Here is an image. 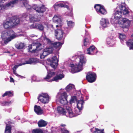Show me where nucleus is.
<instances>
[{
	"mask_svg": "<svg viewBox=\"0 0 133 133\" xmlns=\"http://www.w3.org/2000/svg\"><path fill=\"white\" fill-rule=\"evenodd\" d=\"M6 0H0V12L5 9L12 7L19 1H21L23 3V7L24 6L28 10L31 11L32 9L35 10L36 11L39 13H43L46 9L44 5H42L41 6L37 4H34L32 7L28 4V2L27 0H12L10 2L6 3L5 5H3L2 3Z\"/></svg>",
	"mask_w": 133,
	"mask_h": 133,
	"instance_id": "nucleus-1",
	"label": "nucleus"
},
{
	"mask_svg": "<svg viewBox=\"0 0 133 133\" xmlns=\"http://www.w3.org/2000/svg\"><path fill=\"white\" fill-rule=\"evenodd\" d=\"M122 14L118 9H116L110 19L111 23L113 25L118 24L119 27L127 31L130 27L131 21L126 18L122 17Z\"/></svg>",
	"mask_w": 133,
	"mask_h": 133,
	"instance_id": "nucleus-2",
	"label": "nucleus"
},
{
	"mask_svg": "<svg viewBox=\"0 0 133 133\" xmlns=\"http://www.w3.org/2000/svg\"><path fill=\"white\" fill-rule=\"evenodd\" d=\"M79 62L78 63L74 65L73 64L70 65L71 67V71L72 73L79 72L83 69L87 62L86 58L83 55L80 56L78 57Z\"/></svg>",
	"mask_w": 133,
	"mask_h": 133,
	"instance_id": "nucleus-3",
	"label": "nucleus"
},
{
	"mask_svg": "<svg viewBox=\"0 0 133 133\" xmlns=\"http://www.w3.org/2000/svg\"><path fill=\"white\" fill-rule=\"evenodd\" d=\"M17 36V35L11 29L9 31L6 30L3 31L1 35L2 39L5 44Z\"/></svg>",
	"mask_w": 133,
	"mask_h": 133,
	"instance_id": "nucleus-4",
	"label": "nucleus"
},
{
	"mask_svg": "<svg viewBox=\"0 0 133 133\" xmlns=\"http://www.w3.org/2000/svg\"><path fill=\"white\" fill-rule=\"evenodd\" d=\"M55 75V73L54 72H51V71L49 72L48 71L47 75L44 78L47 81L51 82L54 81H57L58 80L61 79L64 77L63 75L60 74L56 76L52 79H50L52 76H54Z\"/></svg>",
	"mask_w": 133,
	"mask_h": 133,
	"instance_id": "nucleus-5",
	"label": "nucleus"
},
{
	"mask_svg": "<svg viewBox=\"0 0 133 133\" xmlns=\"http://www.w3.org/2000/svg\"><path fill=\"white\" fill-rule=\"evenodd\" d=\"M38 62L39 61L38 59L36 58H29L27 60H25L23 59L21 63L19 64L18 65H15L13 69L16 70L19 66H21L23 65H24L27 64H35L38 63Z\"/></svg>",
	"mask_w": 133,
	"mask_h": 133,
	"instance_id": "nucleus-6",
	"label": "nucleus"
},
{
	"mask_svg": "<svg viewBox=\"0 0 133 133\" xmlns=\"http://www.w3.org/2000/svg\"><path fill=\"white\" fill-rule=\"evenodd\" d=\"M71 104H70L69 106L67 105L66 106V111L65 115L67 117H69L70 118H71L77 116L79 115L80 114H78V111H76L75 110V109H74V111H73L71 106Z\"/></svg>",
	"mask_w": 133,
	"mask_h": 133,
	"instance_id": "nucleus-7",
	"label": "nucleus"
},
{
	"mask_svg": "<svg viewBox=\"0 0 133 133\" xmlns=\"http://www.w3.org/2000/svg\"><path fill=\"white\" fill-rule=\"evenodd\" d=\"M59 100L60 103L63 105L64 106V107L66 108L67 105L69 106L68 104L67 98L68 95L65 92L62 93L58 95Z\"/></svg>",
	"mask_w": 133,
	"mask_h": 133,
	"instance_id": "nucleus-8",
	"label": "nucleus"
},
{
	"mask_svg": "<svg viewBox=\"0 0 133 133\" xmlns=\"http://www.w3.org/2000/svg\"><path fill=\"white\" fill-rule=\"evenodd\" d=\"M117 8L123 15H126L129 12L128 8L126 6L125 3H122Z\"/></svg>",
	"mask_w": 133,
	"mask_h": 133,
	"instance_id": "nucleus-9",
	"label": "nucleus"
},
{
	"mask_svg": "<svg viewBox=\"0 0 133 133\" xmlns=\"http://www.w3.org/2000/svg\"><path fill=\"white\" fill-rule=\"evenodd\" d=\"M53 21L55 23L57 24L56 25V27L57 29L58 27L61 28L63 24L61 17L59 15H55L53 18Z\"/></svg>",
	"mask_w": 133,
	"mask_h": 133,
	"instance_id": "nucleus-10",
	"label": "nucleus"
},
{
	"mask_svg": "<svg viewBox=\"0 0 133 133\" xmlns=\"http://www.w3.org/2000/svg\"><path fill=\"white\" fill-rule=\"evenodd\" d=\"M30 50L33 49L32 52H37V51L41 50L42 49L41 45L40 43H33L31 45H29L28 46Z\"/></svg>",
	"mask_w": 133,
	"mask_h": 133,
	"instance_id": "nucleus-11",
	"label": "nucleus"
},
{
	"mask_svg": "<svg viewBox=\"0 0 133 133\" xmlns=\"http://www.w3.org/2000/svg\"><path fill=\"white\" fill-rule=\"evenodd\" d=\"M38 99L44 104L48 103L49 101V97L46 93H42L39 96Z\"/></svg>",
	"mask_w": 133,
	"mask_h": 133,
	"instance_id": "nucleus-12",
	"label": "nucleus"
},
{
	"mask_svg": "<svg viewBox=\"0 0 133 133\" xmlns=\"http://www.w3.org/2000/svg\"><path fill=\"white\" fill-rule=\"evenodd\" d=\"M46 42L48 44L52 47H54L56 48L59 50L60 49L62 45V44L60 42H52L50 39L48 38H46L45 39Z\"/></svg>",
	"mask_w": 133,
	"mask_h": 133,
	"instance_id": "nucleus-13",
	"label": "nucleus"
},
{
	"mask_svg": "<svg viewBox=\"0 0 133 133\" xmlns=\"http://www.w3.org/2000/svg\"><path fill=\"white\" fill-rule=\"evenodd\" d=\"M50 62V66L53 68L55 69L57 66L58 60L56 56L52 57L51 59H48Z\"/></svg>",
	"mask_w": 133,
	"mask_h": 133,
	"instance_id": "nucleus-14",
	"label": "nucleus"
},
{
	"mask_svg": "<svg viewBox=\"0 0 133 133\" xmlns=\"http://www.w3.org/2000/svg\"><path fill=\"white\" fill-rule=\"evenodd\" d=\"M94 8L98 14H104L107 13L106 11L103 6H101L100 4H97L94 6Z\"/></svg>",
	"mask_w": 133,
	"mask_h": 133,
	"instance_id": "nucleus-15",
	"label": "nucleus"
},
{
	"mask_svg": "<svg viewBox=\"0 0 133 133\" xmlns=\"http://www.w3.org/2000/svg\"><path fill=\"white\" fill-rule=\"evenodd\" d=\"M77 108H75V110L78 112V114H81V110L83 108L84 102L83 99H80L77 101Z\"/></svg>",
	"mask_w": 133,
	"mask_h": 133,
	"instance_id": "nucleus-16",
	"label": "nucleus"
},
{
	"mask_svg": "<svg viewBox=\"0 0 133 133\" xmlns=\"http://www.w3.org/2000/svg\"><path fill=\"white\" fill-rule=\"evenodd\" d=\"M86 78L89 82L92 83L96 80V76L94 73L88 72L86 76Z\"/></svg>",
	"mask_w": 133,
	"mask_h": 133,
	"instance_id": "nucleus-17",
	"label": "nucleus"
},
{
	"mask_svg": "<svg viewBox=\"0 0 133 133\" xmlns=\"http://www.w3.org/2000/svg\"><path fill=\"white\" fill-rule=\"evenodd\" d=\"M14 24L11 19H6L3 23V26L5 29L11 28L14 26Z\"/></svg>",
	"mask_w": 133,
	"mask_h": 133,
	"instance_id": "nucleus-18",
	"label": "nucleus"
},
{
	"mask_svg": "<svg viewBox=\"0 0 133 133\" xmlns=\"http://www.w3.org/2000/svg\"><path fill=\"white\" fill-rule=\"evenodd\" d=\"M64 33L63 30L61 29H56L55 31L56 38L58 40H61L63 38Z\"/></svg>",
	"mask_w": 133,
	"mask_h": 133,
	"instance_id": "nucleus-19",
	"label": "nucleus"
},
{
	"mask_svg": "<svg viewBox=\"0 0 133 133\" xmlns=\"http://www.w3.org/2000/svg\"><path fill=\"white\" fill-rule=\"evenodd\" d=\"M30 29H37L40 30L42 31L44 28V26L41 23H35L30 26Z\"/></svg>",
	"mask_w": 133,
	"mask_h": 133,
	"instance_id": "nucleus-20",
	"label": "nucleus"
},
{
	"mask_svg": "<svg viewBox=\"0 0 133 133\" xmlns=\"http://www.w3.org/2000/svg\"><path fill=\"white\" fill-rule=\"evenodd\" d=\"M96 49L95 47L92 46H90L89 48H88L86 51L87 54L90 55H93L96 53Z\"/></svg>",
	"mask_w": 133,
	"mask_h": 133,
	"instance_id": "nucleus-21",
	"label": "nucleus"
},
{
	"mask_svg": "<svg viewBox=\"0 0 133 133\" xmlns=\"http://www.w3.org/2000/svg\"><path fill=\"white\" fill-rule=\"evenodd\" d=\"M100 24L101 26L104 27H107L109 24L108 19L105 18H102L100 21Z\"/></svg>",
	"mask_w": 133,
	"mask_h": 133,
	"instance_id": "nucleus-22",
	"label": "nucleus"
},
{
	"mask_svg": "<svg viewBox=\"0 0 133 133\" xmlns=\"http://www.w3.org/2000/svg\"><path fill=\"white\" fill-rule=\"evenodd\" d=\"M66 4H68L66 1L57 2L55 4L54 7L56 8L55 6H58L59 7H64L68 9L69 8L68 6L65 5Z\"/></svg>",
	"mask_w": 133,
	"mask_h": 133,
	"instance_id": "nucleus-23",
	"label": "nucleus"
},
{
	"mask_svg": "<svg viewBox=\"0 0 133 133\" xmlns=\"http://www.w3.org/2000/svg\"><path fill=\"white\" fill-rule=\"evenodd\" d=\"M21 17L16 16L12 18L11 19L12 20V22L14 23V26L19 24L21 20L20 18Z\"/></svg>",
	"mask_w": 133,
	"mask_h": 133,
	"instance_id": "nucleus-24",
	"label": "nucleus"
},
{
	"mask_svg": "<svg viewBox=\"0 0 133 133\" xmlns=\"http://www.w3.org/2000/svg\"><path fill=\"white\" fill-rule=\"evenodd\" d=\"M34 110L38 115H41L43 113L42 110L39 106L35 105L34 107Z\"/></svg>",
	"mask_w": 133,
	"mask_h": 133,
	"instance_id": "nucleus-25",
	"label": "nucleus"
},
{
	"mask_svg": "<svg viewBox=\"0 0 133 133\" xmlns=\"http://www.w3.org/2000/svg\"><path fill=\"white\" fill-rule=\"evenodd\" d=\"M57 111L59 114L65 115L66 111L64 108L62 107L58 106L57 108Z\"/></svg>",
	"mask_w": 133,
	"mask_h": 133,
	"instance_id": "nucleus-26",
	"label": "nucleus"
},
{
	"mask_svg": "<svg viewBox=\"0 0 133 133\" xmlns=\"http://www.w3.org/2000/svg\"><path fill=\"white\" fill-rule=\"evenodd\" d=\"M47 122L42 119L40 120L38 123V126L39 127H45L47 125Z\"/></svg>",
	"mask_w": 133,
	"mask_h": 133,
	"instance_id": "nucleus-27",
	"label": "nucleus"
},
{
	"mask_svg": "<svg viewBox=\"0 0 133 133\" xmlns=\"http://www.w3.org/2000/svg\"><path fill=\"white\" fill-rule=\"evenodd\" d=\"M93 133H103V129H101L93 127L90 130Z\"/></svg>",
	"mask_w": 133,
	"mask_h": 133,
	"instance_id": "nucleus-28",
	"label": "nucleus"
},
{
	"mask_svg": "<svg viewBox=\"0 0 133 133\" xmlns=\"http://www.w3.org/2000/svg\"><path fill=\"white\" fill-rule=\"evenodd\" d=\"M107 43L108 44L110 45L111 46H113L115 43V41L112 38H108L107 39Z\"/></svg>",
	"mask_w": 133,
	"mask_h": 133,
	"instance_id": "nucleus-29",
	"label": "nucleus"
},
{
	"mask_svg": "<svg viewBox=\"0 0 133 133\" xmlns=\"http://www.w3.org/2000/svg\"><path fill=\"white\" fill-rule=\"evenodd\" d=\"M66 89L67 91H69L71 90L74 91L75 90V86L73 84H69L66 87Z\"/></svg>",
	"mask_w": 133,
	"mask_h": 133,
	"instance_id": "nucleus-30",
	"label": "nucleus"
},
{
	"mask_svg": "<svg viewBox=\"0 0 133 133\" xmlns=\"http://www.w3.org/2000/svg\"><path fill=\"white\" fill-rule=\"evenodd\" d=\"M30 21L32 22H38L39 21L37 17H35V15H30L29 16Z\"/></svg>",
	"mask_w": 133,
	"mask_h": 133,
	"instance_id": "nucleus-31",
	"label": "nucleus"
},
{
	"mask_svg": "<svg viewBox=\"0 0 133 133\" xmlns=\"http://www.w3.org/2000/svg\"><path fill=\"white\" fill-rule=\"evenodd\" d=\"M6 126L5 131V133H11V126L8 124L6 123Z\"/></svg>",
	"mask_w": 133,
	"mask_h": 133,
	"instance_id": "nucleus-32",
	"label": "nucleus"
},
{
	"mask_svg": "<svg viewBox=\"0 0 133 133\" xmlns=\"http://www.w3.org/2000/svg\"><path fill=\"white\" fill-rule=\"evenodd\" d=\"M119 38L120 39L121 42L123 44V42L125 40V39L126 38V36L124 34L119 33Z\"/></svg>",
	"mask_w": 133,
	"mask_h": 133,
	"instance_id": "nucleus-33",
	"label": "nucleus"
},
{
	"mask_svg": "<svg viewBox=\"0 0 133 133\" xmlns=\"http://www.w3.org/2000/svg\"><path fill=\"white\" fill-rule=\"evenodd\" d=\"M49 55L48 53L46 51V50L44 49L43 50V51L42 54L40 55V58L41 59H43L45 57Z\"/></svg>",
	"mask_w": 133,
	"mask_h": 133,
	"instance_id": "nucleus-34",
	"label": "nucleus"
},
{
	"mask_svg": "<svg viewBox=\"0 0 133 133\" xmlns=\"http://www.w3.org/2000/svg\"><path fill=\"white\" fill-rule=\"evenodd\" d=\"M15 46L17 49H23L25 46L24 43H19L18 44L15 45Z\"/></svg>",
	"mask_w": 133,
	"mask_h": 133,
	"instance_id": "nucleus-35",
	"label": "nucleus"
},
{
	"mask_svg": "<svg viewBox=\"0 0 133 133\" xmlns=\"http://www.w3.org/2000/svg\"><path fill=\"white\" fill-rule=\"evenodd\" d=\"M127 45L129 47L130 49H133V42H131V40H129L128 41L126 42Z\"/></svg>",
	"mask_w": 133,
	"mask_h": 133,
	"instance_id": "nucleus-36",
	"label": "nucleus"
},
{
	"mask_svg": "<svg viewBox=\"0 0 133 133\" xmlns=\"http://www.w3.org/2000/svg\"><path fill=\"white\" fill-rule=\"evenodd\" d=\"M12 92L11 91H9L6 92L2 96L3 97L5 96H8L9 97L12 96H13Z\"/></svg>",
	"mask_w": 133,
	"mask_h": 133,
	"instance_id": "nucleus-37",
	"label": "nucleus"
},
{
	"mask_svg": "<svg viewBox=\"0 0 133 133\" xmlns=\"http://www.w3.org/2000/svg\"><path fill=\"white\" fill-rule=\"evenodd\" d=\"M32 133H43V131L40 129H35L33 130Z\"/></svg>",
	"mask_w": 133,
	"mask_h": 133,
	"instance_id": "nucleus-38",
	"label": "nucleus"
},
{
	"mask_svg": "<svg viewBox=\"0 0 133 133\" xmlns=\"http://www.w3.org/2000/svg\"><path fill=\"white\" fill-rule=\"evenodd\" d=\"M45 49L48 53L49 54L52 53L53 50V48L52 46L51 47H47Z\"/></svg>",
	"mask_w": 133,
	"mask_h": 133,
	"instance_id": "nucleus-39",
	"label": "nucleus"
},
{
	"mask_svg": "<svg viewBox=\"0 0 133 133\" xmlns=\"http://www.w3.org/2000/svg\"><path fill=\"white\" fill-rule=\"evenodd\" d=\"M12 102L11 101H5L3 102L2 103V105L3 106L9 105L11 104Z\"/></svg>",
	"mask_w": 133,
	"mask_h": 133,
	"instance_id": "nucleus-40",
	"label": "nucleus"
},
{
	"mask_svg": "<svg viewBox=\"0 0 133 133\" xmlns=\"http://www.w3.org/2000/svg\"><path fill=\"white\" fill-rule=\"evenodd\" d=\"M67 24L68 26L70 27H73L74 25V22L71 21H67Z\"/></svg>",
	"mask_w": 133,
	"mask_h": 133,
	"instance_id": "nucleus-41",
	"label": "nucleus"
},
{
	"mask_svg": "<svg viewBox=\"0 0 133 133\" xmlns=\"http://www.w3.org/2000/svg\"><path fill=\"white\" fill-rule=\"evenodd\" d=\"M77 97L76 96H73L71 97L70 100V102L71 103L74 102H77Z\"/></svg>",
	"mask_w": 133,
	"mask_h": 133,
	"instance_id": "nucleus-42",
	"label": "nucleus"
},
{
	"mask_svg": "<svg viewBox=\"0 0 133 133\" xmlns=\"http://www.w3.org/2000/svg\"><path fill=\"white\" fill-rule=\"evenodd\" d=\"M13 72L14 74L16 76H17L22 78H25V77H23L22 76L20 75H18V74H17L16 72V70L14 69H13Z\"/></svg>",
	"mask_w": 133,
	"mask_h": 133,
	"instance_id": "nucleus-43",
	"label": "nucleus"
},
{
	"mask_svg": "<svg viewBox=\"0 0 133 133\" xmlns=\"http://www.w3.org/2000/svg\"><path fill=\"white\" fill-rule=\"evenodd\" d=\"M89 43V41L88 38H85L84 41V44L85 46H87Z\"/></svg>",
	"mask_w": 133,
	"mask_h": 133,
	"instance_id": "nucleus-44",
	"label": "nucleus"
},
{
	"mask_svg": "<svg viewBox=\"0 0 133 133\" xmlns=\"http://www.w3.org/2000/svg\"><path fill=\"white\" fill-rule=\"evenodd\" d=\"M62 132L64 133H68L69 131L67 130L65 128H61Z\"/></svg>",
	"mask_w": 133,
	"mask_h": 133,
	"instance_id": "nucleus-45",
	"label": "nucleus"
},
{
	"mask_svg": "<svg viewBox=\"0 0 133 133\" xmlns=\"http://www.w3.org/2000/svg\"><path fill=\"white\" fill-rule=\"evenodd\" d=\"M28 15V14L27 13H24L23 14L22 16H21L24 18H26Z\"/></svg>",
	"mask_w": 133,
	"mask_h": 133,
	"instance_id": "nucleus-46",
	"label": "nucleus"
},
{
	"mask_svg": "<svg viewBox=\"0 0 133 133\" xmlns=\"http://www.w3.org/2000/svg\"><path fill=\"white\" fill-rule=\"evenodd\" d=\"M10 82H14V80L13 78H12V77L10 78Z\"/></svg>",
	"mask_w": 133,
	"mask_h": 133,
	"instance_id": "nucleus-47",
	"label": "nucleus"
},
{
	"mask_svg": "<svg viewBox=\"0 0 133 133\" xmlns=\"http://www.w3.org/2000/svg\"><path fill=\"white\" fill-rule=\"evenodd\" d=\"M55 4L53 5V7L56 10L57 9L58 7H59L58 6H55L56 8L54 7Z\"/></svg>",
	"mask_w": 133,
	"mask_h": 133,
	"instance_id": "nucleus-48",
	"label": "nucleus"
},
{
	"mask_svg": "<svg viewBox=\"0 0 133 133\" xmlns=\"http://www.w3.org/2000/svg\"><path fill=\"white\" fill-rule=\"evenodd\" d=\"M45 67H46V69H47V70L48 71H48L49 72V71H51V72H53L51 70H49L48 68L47 67H46V66H45ZM48 74V72H47V75Z\"/></svg>",
	"mask_w": 133,
	"mask_h": 133,
	"instance_id": "nucleus-49",
	"label": "nucleus"
},
{
	"mask_svg": "<svg viewBox=\"0 0 133 133\" xmlns=\"http://www.w3.org/2000/svg\"><path fill=\"white\" fill-rule=\"evenodd\" d=\"M66 126V125L65 124H61V126L62 127H64Z\"/></svg>",
	"mask_w": 133,
	"mask_h": 133,
	"instance_id": "nucleus-50",
	"label": "nucleus"
},
{
	"mask_svg": "<svg viewBox=\"0 0 133 133\" xmlns=\"http://www.w3.org/2000/svg\"><path fill=\"white\" fill-rule=\"evenodd\" d=\"M85 35L86 36H88V33L87 31H85Z\"/></svg>",
	"mask_w": 133,
	"mask_h": 133,
	"instance_id": "nucleus-51",
	"label": "nucleus"
},
{
	"mask_svg": "<svg viewBox=\"0 0 133 133\" xmlns=\"http://www.w3.org/2000/svg\"><path fill=\"white\" fill-rule=\"evenodd\" d=\"M35 36V35H30V36L31 37H34Z\"/></svg>",
	"mask_w": 133,
	"mask_h": 133,
	"instance_id": "nucleus-52",
	"label": "nucleus"
},
{
	"mask_svg": "<svg viewBox=\"0 0 133 133\" xmlns=\"http://www.w3.org/2000/svg\"><path fill=\"white\" fill-rule=\"evenodd\" d=\"M131 36L132 37V41H133V35H131Z\"/></svg>",
	"mask_w": 133,
	"mask_h": 133,
	"instance_id": "nucleus-53",
	"label": "nucleus"
},
{
	"mask_svg": "<svg viewBox=\"0 0 133 133\" xmlns=\"http://www.w3.org/2000/svg\"><path fill=\"white\" fill-rule=\"evenodd\" d=\"M10 123V122H8V123L9 124Z\"/></svg>",
	"mask_w": 133,
	"mask_h": 133,
	"instance_id": "nucleus-54",
	"label": "nucleus"
},
{
	"mask_svg": "<svg viewBox=\"0 0 133 133\" xmlns=\"http://www.w3.org/2000/svg\"><path fill=\"white\" fill-rule=\"evenodd\" d=\"M7 52L8 53H9V52Z\"/></svg>",
	"mask_w": 133,
	"mask_h": 133,
	"instance_id": "nucleus-55",
	"label": "nucleus"
}]
</instances>
